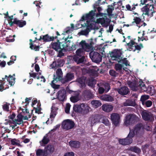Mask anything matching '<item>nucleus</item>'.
<instances>
[{
	"label": "nucleus",
	"instance_id": "f257e3e1",
	"mask_svg": "<svg viewBox=\"0 0 156 156\" xmlns=\"http://www.w3.org/2000/svg\"><path fill=\"white\" fill-rule=\"evenodd\" d=\"M127 84L129 86L133 91H137L138 90L140 89L142 91H145L147 93L151 95L154 94L156 93V90L154 89V86L150 85L147 86L141 79L139 80H134V81H128Z\"/></svg>",
	"mask_w": 156,
	"mask_h": 156
},
{
	"label": "nucleus",
	"instance_id": "f03ea898",
	"mask_svg": "<svg viewBox=\"0 0 156 156\" xmlns=\"http://www.w3.org/2000/svg\"><path fill=\"white\" fill-rule=\"evenodd\" d=\"M143 128L142 123H138L134 127V129H130L127 136L125 138L120 139L119 140L120 144L123 146L128 145L133 142V138L136 135L138 136H141L143 133Z\"/></svg>",
	"mask_w": 156,
	"mask_h": 156
},
{
	"label": "nucleus",
	"instance_id": "7ed1b4c3",
	"mask_svg": "<svg viewBox=\"0 0 156 156\" xmlns=\"http://www.w3.org/2000/svg\"><path fill=\"white\" fill-rule=\"evenodd\" d=\"M122 57H123V51L120 49H115L112 51H110L107 54V57L111 62V60L120 62Z\"/></svg>",
	"mask_w": 156,
	"mask_h": 156
},
{
	"label": "nucleus",
	"instance_id": "20e7f679",
	"mask_svg": "<svg viewBox=\"0 0 156 156\" xmlns=\"http://www.w3.org/2000/svg\"><path fill=\"white\" fill-rule=\"evenodd\" d=\"M56 76L54 75L53 80L52 81L51 84L52 87L55 89H58L60 87L59 85H56L55 83L59 81L61 82L63 78V73L61 69H58L56 71Z\"/></svg>",
	"mask_w": 156,
	"mask_h": 156
},
{
	"label": "nucleus",
	"instance_id": "39448f33",
	"mask_svg": "<svg viewBox=\"0 0 156 156\" xmlns=\"http://www.w3.org/2000/svg\"><path fill=\"white\" fill-rule=\"evenodd\" d=\"M127 45L128 46V50L129 51H132L134 52L136 50L140 51L144 47L142 44L140 43L138 44L137 43H136L133 40H131L130 42L127 43Z\"/></svg>",
	"mask_w": 156,
	"mask_h": 156
},
{
	"label": "nucleus",
	"instance_id": "423d86ee",
	"mask_svg": "<svg viewBox=\"0 0 156 156\" xmlns=\"http://www.w3.org/2000/svg\"><path fill=\"white\" fill-rule=\"evenodd\" d=\"M138 119V117L134 114H130L126 116L124 124L126 126L131 125L136 122Z\"/></svg>",
	"mask_w": 156,
	"mask_h": 156
},
{
	"label": "nucleus",
	"instance_id": "0eeeda50",
	"mask_svg": "<svg viewBox=\"0 0 156 156\" xmlns=\"http://www.w3.org/2000/svg\"><path fill=\"white\" fill-rule=\"evenodd\" d=\"M89 56L92 61L96 63H99L102 59V56L96 51H91L89 54Z\"/></svg>",
	"mask_w": 156,
	"mask_h": 156
},
{
	"label": "nucleus",
	"instance_id": "6e6552de",
	"mask_svg": "<svg viewBox=\"0 0 156 156\" xmlns=\"http://www.w3.org/2000/svg\"><path fill=\"white\" fill-rule=\"evenodd\" d=\"M96 10L95 9L91 10L86 15V16L82 17L81 19L82 20H89L90 21L95 22V16Z\"/></svg>",
	"mask_w": 156,
	"mask_h": 156
},
{
	"label": "nucleus",
	"instance_id": "1a4fd4ad",
	"mask_svg": "<svg viewBox=\"0 0 156 156\" xmlns=\"http://www.w3.org/2000/svg\"><path fill=\"white\" fill-rule=\"evenodd\" d=\"M61 38L57 40L56 42H52L51 44V46L52 48L56 51H58V50L61 49L63 47L67 46V44L65 43H63V42H60Z\"/></svg>",
	"mask_w": 156,
	"mask_h": 156
},
{
	"label": "nucleus",
	"instance_id": "9d476101",
	"mask_svg": "<svg viewBox=\"0 0 156 156\" xmlns=\"http://www.w3.org/2000/svg\"><path fill=\"white\" fill-rule=\"evenodd\" d=\"M112 123L114 126H117L119 125L120 122L119 115L117 113H113L110 116Z\"/></svg>",
	"mask_w": 156,
	"mask_h": 156
},
{
	"label": "nucleus",
	"instance_id": "9b49d317",
	"mask_svg": "<svg viewBox=\"0 0 156 156\" xmlns=\"http://www.w3.org/2000/svg\"><path fill=\"white\" fill-rule=\"evenodd\" d=\"M74 122L69 119L64 120L62 124L63 128L67 130L73 128L74 127Z\"/></svg>",
	"mask_w": 156,
	"mask_h": 156
},
{
	"label": "nucleus",
	"instance_id": "f8f14e48",
	"mask_svg": "<svg viewBox=\"0 0 156 156\" xmlns=\"http://www.w3.org/2000/svg\"><path fill=\"white\" fill-rule=\"evenodd\" d=\"M74 75L73 73L69 72L67 73L61 80V83L63 84H67L69 81L74 78Z\"/></svg>",
	"mask_w": 156,
	"mask_h": 156
},
{
	"label": "nucleus",
	"instance_id": "ddd939ff",
	"mask_svg": "<svg viewBox=\"0 0 156 156\" xmlns=\"http://www.w3.org/2000/svg\"><path fill=\"white\" fill-rule=\"evenodd\" d=\"M101 0H98L95 2L94 5V10L95 9L96 10L97 9L98 12V13H96L95 17H98L100 16H102V13L100 12L102 10L101 8L99 7H98V6H99L100 5L105 4L106 1L104 0L101 3L100 2Z\"/></svg>",
	"mask_w": 156,
	"mask_h": 156
},
{
	"label": "nucleus",
	"instance_id": "4468645a",
	"mask_svg": "<svg viewBox=\"0 0 156 156\" xmlns=\"http://www.w3.org/2000/svg\"><path fill=\"white\" fill-rule=\"evenodd\" d=\"M143 119L145 121H152L154 118L153 114L151 112L147 111L142 112L141 114Z\"/></svg>",
	"mask_w": 156,
	"mask_h": 156
},
{
	"label": "nucleus",
	"instance_id": "2eb2a0df",
	"mask_svg": "<svg viewBox=\"0 0 156 156\" xmlns=\"http://www.w3.org/2000/svg\"><path fill=\"white\" fill-rule=\"evenodd\" d=\"M110 22L111 20L110 19L106 16H105L104 17L97 19L96 22L101 23L103 26L106 27L110 24Z\"/></svg>",
	"mask_w": 156,
	"mask_h": 156
},
{
	"label": "nucleus",
	"instance_id": "dca6fc26",
	"mask_svg": "<svg viewBox=\"0 0 156 156\" xmlns=\"http://www.w3.org/2000/svg\"><path fill=\"white\" fill-rule=\"evenodd\" d=\"M64 60L63 59L59 58L56 61H54L50 65V67L51 69L56 68L62 66L64 64Z\"/></svg>",
	"mask_w": 156,
	"mask_h": 156
},
{
	"label": "nucleus",
	"instance_id": "f3484780",
	"mask_svg": "<svg viewBox=\"0 0 156 156\" xmlns=\"http://www.w3.org/2000/svg\"><path fill=\"white\" fill-rule=\"evenodd\" d=\"M102 118V115H92L90 118L89 121H90L91 125H94L96 123L100 122Z\"/></svg>",
	"mask_w": 156,
	"mask_h": 156
},
{
	"label": "nucleus",
	"instance_id": "a211bd4d",
	"mask_svg": "<svg viewBox=\"0 0 156 156\" xmlns=\"http://www.w3.org/2000/svg\"><path fill=\"white\" fill-rule=\"evenodd\" d=\"M66 91L64 89L59 90L57 93V98L59 101L63 102L66 99Z\"/></svg>",
	"mask_w": 156,
	"mask_h": 156
},
{
	"label": "nucleus",
	"instance_id": "6ab92c4d",
	"mask_svg": "<svg viewBox=\"0 0 156 156\" xmlns=\"http://www.w3.org/2000/svg\"><path fill=\"white\" fill-rule=\"evenodd\" d=\"M117 90L119 94L122 95H126L129 92L128 88L126 86L117 88Z\"/></svg>",
	"mask_w": 156,
	"mask_h": 156
},
{
	"label": "nucleus",
	"instance_id": "aec40b11",
	"mask_svg": "<svg viewBox=\"0 0 156 156\" xmlns=\"http://www.w3.org/2000/svg\"><path fill=\"white\" fill-rule=\"evenodd\" d=\"M83 95L85 99L87 100H88L94 97V94L90 90H86L83 91Z\"/></svg>",
	"mask_w": 156,
	"mask_h": 156
},
{
	"label": "nucleus",
	"instance_id": "412c9836",
	"mask_svg": "<svg viewBox=\"0 0 156 156\" xmlns=\"http://www.w3.org/2000/svg\"><path fill=\"white\" fill-rule=\"evenodd\" d=\"M44 150L47 156H48L54 152L55 148L53 145L49 144L45 147Z\"/></svg>",
	"mask_w": 156,
	"mask_h": 156
},
{
	"label": "nucleus",
	"instance_id": "4be33fe9",
	"mask_svg": "<svg viewBox=\"0 0 156 156\" xmlns=\"http://www.w3.org/2000/svg\"><path fill=\"white\" fill-rule=\"evenodd\" d=\"M49 133L46 134L43 137L42 140L40 141L39 143L41 146H45L50 141V138L48 136Z\"/></svg>",
	"mask_w": 156,
	"mask_h": 156
},
{
	"label": "nucleus",
	"instance_id": "5701e85b",
	"mask_svg": "<svg viewBox=\"0 0 156 156\" xmlns=\"http://www.w3.org/2000/svg\"><path fill=\"white\" fill-rule=\"evenodd\" d=\"M86 77L84 76H82L77 78L76 82L80 84L81 88H84L86 87Z\"/></svg>",
	"mask_w": 156,
	"mask_h": 156
},
{
	"label": "nucleus",
	"instance_id": "b1692460",
	"mask_svg": "<svg viewBox=\"0 0 156 156\" xmlns=\"http://www.w3.org/2000/svg\"><path fill=\"white\" fill-rule=\"evenodd\" d=\"M81 113L85 115L88 113L90 108V107L87 104L82 103L81 104Z\"/></svg>",
	"mask_w": 156,
	"mask_h": 156
},
{
	"label": "nucleus",
	"instance_id": "393cba45",
	"mask_svg": "<svg viewBox=\"0 0 156 156\" xmlns=\"http://www.w3.org/2000/svg\"><path fill=\"white\" fill-rule=\"evenodd\" d=\"M100 98L101 100L111 102L114 101V98L111 95L108 94L103 95L100 96Z\"/></svg>",
	"mask_w": 156,
	"mask_h": 156
},
{
	"label": "nucleus",
	"instance_id": "a878e982",
	"mask_svg": "<svg viewBox=\"0 0 156 156\" xmlns=\"http://www.w3.org/2000/svg\"><path fill=\"white\" fill-rule=\"evenodd\" d=\"M57 36L54 37H50L48 34H46L45 35L43 36L42 40H43V41L44 42H48L51 41H53L54 40V39H57L58 38Z\"/></svg>",
	"mask_w": 156,
	"mask_h": 156
},
{
	"label": "nucleus",
	"instance_id": "bb28decb",
	"mask_svg": "<svg viewBox=\"0 0 156 156\" xmlns=\"http://www.w3.org/2000/svg\"><path fill=\"white\" fill-rule=\"evenodd\" d=\"M101 108L105 112H109L112 110L113 106L112 105L104 104L102 106Z\"/></svg>",
	"mask_w": 156,
	"mask_h": 156
},
{
	"label": "nucleus",
	"instance_id": "cd10ccee",
	"mask_svg": "<svg viewBox=\"0 0 156 156\" xmlns=\"http://www.w3.org/2000/svg\"><path fill=\"white\" fill-rule=\"evenodd\" d=\"M7 79V81L9 82V84L11 86H13L14 85L15 83V78L13 77V76L11 75H9V76L5 75V78H3V79Z\"/></svg>",
	"mask_w": 156,
	"mask_h": 156
},
{
	"label": "nucleus",
	"instance_id": "c85d7f7f",
	"mask_svg": "<svg viewBox=\"0 0 156 156\" xmlns=\"http://www.w3.org/2000/svg\"><path fill=\"white\" fill-rule=\"evenodd\" d=\"M69 144L70 147L74 148H77L80 146V143L78 141L71 140Z\"/></svg>",
	"mask_w": 156,
	"mask_h": 156
},
{
	"label": "nucleus",
	"instance_id": "c756f323",
	"mask_svg": "<svg viewBox=\"0 0 156 156\" xmlns=\"http://www.w3.org/2000/svg\"><path fill=\"white\" fill-rule=\"evenodd\" d=\"M136 104L134 100L128 99L125 102L123 103V105L125 106H135Z\"/></svg>",
	"mask_w": 156,
	"mask_h": 156
},
{
	"label": "nucleus",
	"instance_id": "7c9ffc66",
	"mask_svg": "<svg viewBox=\"0 0 156 156\" xmlns=\"http://www.w3.org/2000/svg\"><path fill=\"white\" fill-rule=\"evenodd\" d=\"M79 94V93L78 92H75L74 95L72 96L70 98V99L71 101L73 103L78 101L80 100Z\"/></svg>",
	"mask_w": 156,
	"mask_h": 156
},
{
	"label": "nucleus",
	"instance_id": "2f4dec72",
	"mask_svg": "<svg viewBox=\"0 0 156 156\" xmlns=\"http://www.w3.org/2000/svg\"><path fill=\"white\" fill-rule=\"evenodd\" d=\"M150 5L149 4H147L146 5L143 7L141 9L142 11L143 12V15L144 14L146 15H147L148 16H150L149 14V11L150 10L149 8L148 7H150Z\"/></svg>",
	"mask_w": 156,
	"mask_h": 156
},
{
	"label": "nucleus",
	"instance_id": "473e14b6",
	"mask_svg": "<svg viewBox=\"0 0 156 156\" xmlns=\"http://www.w3.org/2000/svg\"><path fill=\"white\" fill-rule=\"evenodd\" d=\"M16 21H15V24L18 26L20 27H22L26 24V22L25 21L22 20H18L17 18H16Z\"/></svg>",
	"mask_w": 156,
	"mask_h": 156
},
{
	"label": "nucleus",
	"instance_id": "72a5a7b5",
	"mask_svg": "<svg viewBox=\"0 0 156 156\" xmlns=\"http://www.w3.org/2000/svg\"><path fill=\"white\" fill-rule=\"evenodd\" d=\"M36 156H47L44 150L38 149L35 150Z\"/></svg>",
	"mask_w": 156,
	"mask_h": 156
},
{
	"label": "nucleus",
	"instance_id": "f704fd0d",
	"mask_svg": "<svg viewBox=\"0 0 156 156\" xmlns=\"http://www.w3.org/2000/svg\"><path fill=\"white\" fill-rule=\"evenodd\" d=\"M67 48V46H65V47L63 46L62 48L61 49L58 50V51H57V52H58V53L57 56V57L61 58L63 56H64L65 54L63 52H65Z\"/></svg>",
	"mask_w": 156,
	"mask_h": 156
},
{
	"label": "nucleus",
	"instance_id": "c9c22d12",
	"mask_svg": "<svg viewBox=\"0 0 156 156\" xmlns=\"http://www.w3.org/2000/svg\"><path fill=\"white\" fill-rule=\"evenodd\" d=\"M91 104L92 105V107L95 108H97L101 105L100 101L96 100L92 101L91 102Z\"/></svg>",
	"mask_w": 156,
	"mask_h": 156
},
{
	"label": "nucleus",
	"instance_id": "e433bc0d",
	"mask_svg": "<svg viewBox=\"0 0 156 156\" xmlns=\"http://www.w3.org/2000/svg\"><path fill=\"white\" fill-rule=\"evenodd\" d=\"M87 83L89 86L93 87L96 83V81L93 79H89L87 80Z\"/></svg>",
	"mask_w": 156,
	"mask_h": 156
},
{
	"label": "nucleus",
	"instance_id": "4c0bfd02",
	"mask_svg": "<svg viewBox=\"0 0 156 156\" xmlns=\"http://www.w3.org/2000/svg\"><path fill=\"white\" fill-rule=\"evenodd\" d=\"M133 20L134 21L132 22L133 25L134 24V23H135L136 24L137 26L139 28L141 27V26L139 25L140 23L142 21L140 17H136L134 18Z\"/></svg>",
	"mask_w": 156,
	"mask_h": 156
},
{
	"label": "nucleus",
	"instance_id": "58836bf2",
	"mask_svg": "<svg viewBox=\"0 0 156 156\" xmlns=\"http://www.w3.org/2000/svg\"><path fill=\"white\" fill-rule=\"evenodd\" d=\"M71 27H67L65 30L64 32V33H62V34L63 35H64L65 34V33H66L67 34L70 33L71 32V29H72L73 30L75 29H74V25L72 23L71 24Z\"/></svg>",
	"mask_w": 156,
	"mask_h": 156
},
{
	"label": "nucleus",
	"instance_id": "ea45409f",
	"mask_svg": "<svg viewBox=\"0 0 156 156\" xmlns=\"http://www.w3.org/2000/svg\"><path fill=\"white\" fill-rule=\"evenodd\" d=\"M81 104L75 105L73 107V110L75 112L81 113Z\"/></svg>",
	"mask_w": 156,
	"mask_h": 156
},
{
	"label": "nucleus",
	"instance_id": "a19ab883",
	"mask_svg": "<svg viewBox=\"0 0 156 156\" xmlns=\"http://www.w3.org/2000/svg\"><path fill=\"white\" fill-rule=\"evenodd\" d=\"M10 105V104L7 102H4V104L2 105L3 110L6 112H9V106Z\"/></svg>",
	"mask_w": 156,
	"mask_h": 156
},
{
	"label": "nucleus",
	"instance_id": "79ce46f5",
	"mask_svg": "<svg viewBox=\"0 0 156 156\" xmlns=\"http://www.w3.org/2000/svg\"><path fill=\"white\" fill-rule=\"evenodd\" d=\"M149 98V96L147 95H144L141 96L140 101H141L142 104L144 103V102L146 101H148V99Z\"/></svg>",
	"mask_w": 156,
	"mask_h": 156
},
{
	"label": "nucleus",
	"instance_id": "37998d69",
	"mask_svg": "<svg viewBox=\"0 0 156 156\" xmlns=\"http://www.w3.org/2000/svg\"><path fill=\"white\" fill-rule=\"evenodd\" d=\"M29 44L30 45V48L31 50H34L36 51H39L40 46L39 45L36 46L35 45H34L32 43H30Z\"/></svg>",
	"mask_w": 156,
	"mask_h": 156
},
{
	"label": "nucleus",
	"instance_id": "c03bdc74",
	"mask_svg": "<svg viewBox=\"0 0 156 156\" xmlns=\"http://www.w3.org/2000/svg\"><path fill=\"white\" fill-rule=\"evenodd\" d=\"M76 53L77 56L81 57L84 54V50L82 48L78 49L76 51Z\"/></svg>",
	"mask_w": 156,
	"mask_h": 156
},
{
	"label": "nucleus",
	"instance_id": "a18cd8bd",
	"mask_svg": "<svg viewBox=\"0 0 156 156\" xmlns=\"http://www.w3.org/2000/svg\"><path fill=\"white\" fill-rule=\"evenodd\" d=\"M129 150L137 153H139L141 152L140 149L136 146L130 147Z\"/></svg>",
	"mask_w": 156,
	"mask_h": 156
},
{
	"label": "nucleus",
	"instance_id": "49530a36",
	"mask_svg": "<svg viewBox=\"0 0 156 156\" xmlns=\"http://www.w3.org/2000/svg\"><path fill=\"white\" fill-rule=\"evenodd\" d=\"M119 63H121L122 64L125 65L126 66H129V64L128 63V61L127 59L126 58H123V57L121 59L120 62H118Z\"/></svg>",
	"mask_w": 156,
	"mask_h": 156
},
{
	"label": "nucleus",
	"instance_id": "de8ad7c7",
	"mask_svg": "<svg viewBox=\"0 0 156 156\" xmlns=\"http://www.w3.org/2000/svg\"><path fill=\"white\" fill-rule=\"evenodd\" d=\"M152 104V102L151 100H148L146 101L142 105L145 107H150Z\"/></svg>",
	"mask_w": 156,
	"mask_h": 156
},
{
	"label": "nucleus",
	"instance_id": "09e8293b",
	"mask_svg": "<svg viewBox=\"0 0 156 156\" xmlns=\"http://www.w3.org/2000/svg\"><path fill=\"white\" fill-rule=\"evenodd\" d=\"M122 65L119 63L116 64L115 66V69L118 73L121 72L122 70Z\"/></svg>",
	"mask_w": 156,
	"mask_h": 156
},
{
	"label": "nucleus",
	"instance_id": "8fccbe9b",
	"mask_svg": "<svg viewBox=\"0 0 156 156\" xmlns=\"http://www.w3.org/2000/svg\"><path fill=\"white\" fill-rule=\"evenodd\" d=\"M100 122H102L106 126H108L109 124V122L107 118H104L102 115V119L101 120Z\"/></svg>",
	"mask_w": 156,
	"mask_h": 156
},
{
	"label": "nucleus",
	"instance_id": "3c124183",
	"mask_svg": "<svg viewBox=\"0 0 156 156\" xmlns=\"http://www.w3.org/2000/svg\"><path fill=\"white\" fill-rule=\"evenodd\" d=\"M109 74L112 76L116 77L119 74V73L113 69L110 70L109 71Z\"/></svg>",
	"mask_w": 156,
	"mask_h": 156
},
{
	"label": "nucleus",
	"instance_id": "603ef678",
	"mask_svg": "<svg viewBox=\"0 0 156 156\" xmlns=\"http://www.w3.org/2000/svg\"><path fill=\"white\" fill-rule=\"evenodd\" d=\"M23 116L20 113L17 116V122H21L22 125H23Z\"/></svg>",
	"mask_w": 156,
	"mask_h": 156
},
{
	"label": "nucleus",
	"instance_id": "864d4df0",
	"mask_svg": "<svg viewBox=\"0 0 156 156\" xmlns=\"http://www.w3.org/2000/svg\"><path fill=\"white\" fill-rule=\"evenodd\" d=\"M103 87L104 88L105 93L108 92L110 89V85L108 83H105L104 85H103Z\"/></svg>",
	"mask_w": 156,
	"mask_h": 156
},
{
	"label": "nucleus",
	"instance_id": "5fc2aeb1",
	"mask_svg": "<svg viewBox=\"0 0 156 156\" xmlns=\"http://www.w3.org/2000/svg\"><path fill=\"white\" fill-rule=\"evenodd\" d=\"M69 36H68L67 38H66L64 39V37H63L62 38V40H64V41H62L63 42V43H65L67 44V47H68L69 45V43H70V41L69 40H68V39L69 38Z\"/></svg>",
	"mask_w": 156,
	"mask_h": 156
},
{
	"label": "nucleus",
	"instance_id": "6e6d98bb",
	"mask_svg": "<svg viewBox=\"0 0 156 156\" xmlns=\"http://www.w3.org/2000/svg\"><path fill=\"white\" fill-rule=\"evenodd\" d=\"M93 47H92L88 43H87V44L84 49L87 51H89L92 49Z\"/></svg>",
	"mask_w": 156,
	"mask_h": 156
},
{
	"label": "nucleus",
	"instance_id": "4d7b16f0",
	"mask_svg": "<svg viewBox=\"0 0 156 156\" xmlns=\"http://www.w3.org/2000/svg\"><path fill=\"white\" fill-rule=\"evenodd\" d=\"M111 7H112V8L108 7L107 9V12L108 16H112V11L114 9V8L112 5Z\"/></svg>",
	"mask_w": 156,
	"mask_h": 156
},
{
	"label": "nucleus",
	"instance_id": "13d9d810",
	"mask_svg": "<svg viewBox=\"0 0 156 156\" xmlns=\"http://www.w3.org/2000/svg\"><path fill=\"white\" fill-rule=\"evenodd\" d=\"M71 105L69 103L66 104V107L65 108V112L66 113H69V112L70 108Z\"/></svg>",
	"mask_w": 156,
	"mask_h": 156
},
{
	"label": "nucleus",
	"instance_id": "bf43d9fd",
	"mask_svg": "<svg viewBox=\"0 0 156 156\" xmlns=\"http://www.w3.org/2000/svg\"><path fill=\"white\" fill-rule=\"evenodd\" d=\"M6 41L7 42H13L14 41L15 39L12 36H10L9 37H7L6 38Z\"/></svg>",
	"mask_w": 156,
	"mask_h": 156
},
{
	"label": "nucleus",
	"instance_id": "052dcab7",
	"mask_svg": "<svg viewBox=\"0 0 156 156\" xmlns=\"http://www.w3.org/2000/svg\"><path fill=\"white\" fill-rule=\"evenodd\" d=\"M63 156H74V153L72 151L67 152L65 153Z\"/></svg>",
	"mask_w": 156,
	"mask_h": 156
},
{
	"label": "nucleus",
	"instance_id": "680f3d73",
	"mask_svg": "<svg viewBox=\"0 0 156 156\" xmlns=\"http://www.w3.org/2000/svg\"><path fill=\"white\" fill-rule=\"evenodd\" d=\"M87 43L85 41H82L80 43V45L81 46L83 49L84 50Z\"/></svg>",
	"mask_w": 156,
	"mask_h": 156
},
{
	"label": "nucleus",
	"instance_id": "e2e57ef3",
	"mask_svg": "<svg viewBox=\"0 0 156 156\" xmlns=\"http://www.w3.org/2000/svg\"><path fill=\"white\" fill-rule=\"evenodd\" d=\"M105 91L104 88L102 87H100L98 89V93L99 94H102Z\"/></svg>",
	"mask_w": 156,
	"mask_h": 156
},
{
	"label": "nucleus",
	"instance_id": "0e129e2a",
	"mask_svg": "<svg viewBox=\"0 0 156 156\" xmlns=\"http://www.w3.org/2000/svg\"><path fill=\"white\" fill-rule=\"evenodd\" d=\"M85 58L84 56H82L80 58L79 57L77 64H79L83 62L84 61Z\"/></svg>",
	"mask_w": 156,
	"mask_h": 156
},
{
	"label": "nucleus",
	"instance_id": "69168bd1",
	"mask_svg": "<svg viewBox=\"0 0 156 156\" xmlns=\"http://www.w3.org/2000/svg\"><path fill=\"white\" fill-rule=\"evenodd\" d=\"M16 139H11V144L13 145H17L19 144L16 142Z\"/></svg>",
	"mask_w": 156,
	"mask_h": 156
},
{
	"label": "nucleus",
	"instance_id": "338daca9",
	"mask_svg": "<svg viewBox=\"0 0 156 156\" xmlns=\"http://www.w3.org/2000/svg\"><path fill=\"white\" fill-rule=\"evenodd\" d=\"M56 112L55 111L52 110L51 113L50 118H54L56 116Z\"/></svg>",
	"mask_w": 156,
	"mask_h": 156
},
{
	"label": "nucleus",
	"instance_id": "774afa93",
	"mask_svg": "<svg viewBox=\"0 0 156 156\" xmlns=\"http://www.w3.org/2000/svg\"><path fill=\"white\" fill-rule=\"evenodd\" d=\"M93 41L94 40L92 38L89 39L87 41V43L92 47H93V45L94 44Z\"/></svg>",
	"mask_w": 156,
	"mask_h": 156
}]
</instances>
